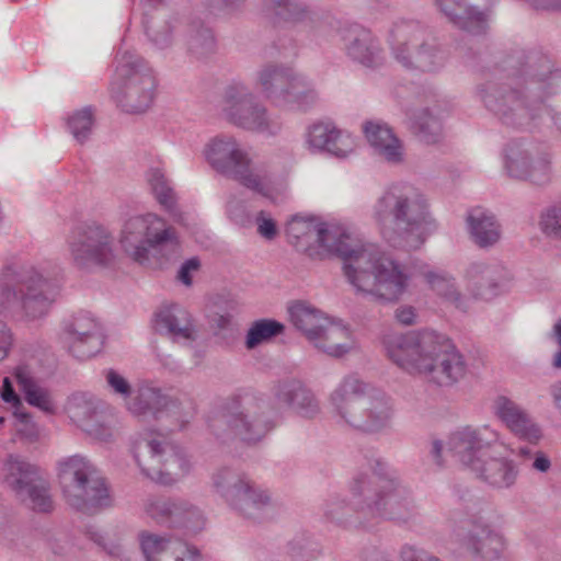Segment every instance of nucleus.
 Instances as JSON below:
<instances>
[{
  "instance_id": "5fc2aeb1",
  "label": "nucleus",
  "mask_w": 561,
  "mask_h": 561,
  "mask_svg": "<svg viewBox=\"0 0 561 561\" xmlns=\"http://www.w3.org/2000/svg\"><path fill=\"white\" fill-rule=\"evenodd\" d=\"M85 536L100 546L108 556L115 559L123 560L125 557V550L121 542L108 541L103 534L93 526L85 527Z\"/></svg>"
},
{
  "instance_id": "338daca9",
  "label": "nucleus",
  "mask_w": 561,
  "mask_h": 561,
  "mask_svg": "<svg viewBox=\"0 0 561 561\" xmlns=\"http://www.w3.org/2000/svg\"><path fill=\"white\" fill-rule=\"evenodd\" d=\"M531 467L537 471L547 472L551 467V461L542 451H535Z\"/></svg>"
},
{
  "instance_id": "a19ab883",
  "label": "nucleus",
  "mask_w": 561,
  "mask_h": 561,
  "mask_svg": "<svg viewBox=\"0 0 561 561\" xmlns=\"http://www.w3.org/2000/svg\"><path fill=\"white\" fill-rule=\"evenodd\" d=\"M411 129L417 139L427 145L438 144L443 139V124L439 110L434 107H423L411 116Z\"/></svg>"
},
{
  "instance_id": "603ef678",
  "label": "nucleus",
  "mask_w": 561,
  "mask_h": 561,
  "mask_svg": "<svg viewBox=\"0 0 561 561\" xmlns=\"http://www.w3.org/2000/svg\"><path fill=\"white\" fill-rule=\"evenodd\" d=\"M539 228L547 237L561 239V201L541 213Z\"/></svg>"
},
{
  "instance_id": "4be33fe9",
  "label": "nucleus",
  "mask_w": 561,
  "mask_h": 561,
  "mask_svg": "<svg viewBox=\"0 0 561 561\" xmlns=\"http://www.w3.org/2000/svg\"><path fill=\"white\" fill-rule=\"evenodd\" d=\"M499 440L497 433L489 426H462L450 433L447 451L470 470L492 451Z\"/></svg>"
},
{
  "instance_id": "b1692460",
  "label": "nucleus",
  "mask_w": 561,
  "mask_h": 561,
  "mask_svg": "<svg viewBox=\"0 0 561 561\" xmlns=\"http://www.w3.org/2000/svg\"><path fill=\"white\" fill-rule=\"evenodd\" d=\"M64 340L69 353L84 360L96 355L104 343L99 322L88 312H78L64 325Z\"/></svg>"
},
{
  "instance_id": "37998d69",
  "label": "nucleus",
  "mask_w": 561,
  "mask_h": 561,
  "mask_svg": "<svg viewBox=\"0 0 561 561\" xmlns=\"http://www.w3.org/2000/svg\"><path fill=\"white\" fill-rule=\"evenodd\" d=\"M186 47L190 55L204 59L216 51L217 43L213 30L202 21L194 20L186 27Z\"/></svg>"
},
{
  "instance_id": "3c124183",
  "label": "nucleus",
  "mask_w": 561,
  "mask_h": 561,
  "mask_svg": "<svg viewBox=\"0 0 561 561\" xmlns=\"http://www.w3.org/2000/svg\"><path fill=\"white\" fill-rule=\"evenodd\" d=\"M354 511H356L358 514H362L357 511L354 504L353 507H351L344 502V500L340 499L339 496L330 497L324 505L325 518L336 525H345L352 517Z\"/></svg>"
},
{
  "instance_id": "0e129e2a",
  "label": "nucleus",
  "mask_w": 561,
  "mask_h": 561,
  "mask_svg": "<svg viewBox=\"0 0 561 561\" xmlns=\"http://www.w3.org/2000/svg\"><path fill=\"white\" fill-rule=\"evenodd\" d=\"M536 10L559 11L561 0H526Z\"/></svg>"
},
{
  "instance_id": "6e6552de",
  "label": "nucleus",
  "mask_w": 561,
  "mask_h": 561,
  "mask_svg": "<svg viewBox=\"0 0 561 561\" xmlns=\"http://www.w3.org/2000/svg\"><path fill=\"white\" fill-rule=\"evenodd\" d=\"M58 481L66 503L77 512L95 515L113 504L105 479L85 457L75 455L61 460Z\"/></svg>"
},
{
  "instance_id": "ddd939ff",
  "label": "nucleus",
  "mask_w": 561,
  "mask_h": 561,
  "mask_svg": "<svg viewBox=\"0 0 561 561\" xmlns=\"http://www.w3.org/2000/svg\"><path fill=\"white\" fill-rule=\"evenodd\" d=\"M207 162L220 174L263 196H267V176L253 165L249 153L237 139L229 135H218L205 148Z\"/></svg>"
},
{
  "instance_id": "dca6fc26",
  "label": "nucleus",
  "mask_w": 561,
  "mask_h": 561,
  "mask_svg": "<svg viewBox=\"0 0 561 561\" xmlns=\"http://www.w3.org/2000/svg\"><path fill=\"white\" fill-rule=\"evenodd\" d=\"M0 478L27 507L38 513H50L54 501L49 482L37 466L23 457L10 455L0 469Z\"/></svg>"
},
{
  "instance_id": "09e8293b",
  "label": "nucleus",
  "mask_w": 561,
  "mask_h": 561,
  "mask_svg": "<svg viewBox=\"0 0 561 561\" xmlns=\"http://www.w3.org/2000/svg\"><path fill=\"white\" fill-rule=\"evenodd\" d=\"M284 329V324L274 319L256 320L247 333L245 346L248 350H253L257 345L282 334Z\"/></svg>"
},
{
  "instance_id": "4d7b16f0",
  "label": "nucleus",
  "mask_w": 561,
  "mask_h": 561,
  "mask_svg": "<svg viewBox=\"0 0 561 561\" xmlns=\"http://www.w3.org/2000/svg\"><path fill=\"white\" fill-rule=\"evenodd\" d=\"M102 417L103 415L101 413L99 417L93 419L91 422H89L88 425L83 426L81 430L84 431L92 438L106 443L112 439L113 432L112 428L102 421Z\"/></svg>"
},
{
  "instance_id": "ea45409f",
  "label": "nucleus",
  "mask_w": 561,
  "mask_h": 561,
  "mask_svg": "<svg viewBox=\"0 0 561 561\" xmlns=\"http://www.w3.org/2000/svg\"><path fill=\"white\" fill-rule=\"evenodd\" d=\"M289 316L293 324L304 333L311 344L318 341L323 329L330 322V319L320 310L305 302L293 305L289 308Z\"/></svg>"
},
{
  "instance_id": "a878e982",
  "label": "nucleus",
  "mask_w": 561,
  "mask_h": 561,
  "mask_svg": "<svg viewBox=\"0 0 561 561\" xmlns=\"http://www.w3.org/2000/svg\"><path fill=\"white\" fill-rule=\"evenodd\" d=\"M142 26L150 43L159 48L170 47L174 39L176 19L164 5V0H141Z\"/></svg>"
},
{
  "instance_id": "c9c22d12",
  "label": "nucleus",
  "mask_w": 561,
  "mask_h": 561,
  "mask_svg": "<svg viewBox=\"0 0 561 561\" xmlns=\"http://www.w3.org/2000/svg\"><path fill=\"white\" fill-rule=\"evenodd\" d=\"M470 236L482 249L496 244L501 239V225L495 216L481 207L472 208L467 216Z\"/></svg>"
},
{
  "instance_id": "864d4df0",
  "label": "nucleus",
  "mask_w": 561,
  "mask_h": 561,
  "mask_svg": "<svg viewBox=\"0 0 561 561\" xmlns=\"http://www.w3.org/2000/svg\"><path fill=\"white\" fill-rule=\"evenodd\" d=\"M14 416L16 419L15 427L18 435L28 443L37 442L41 431L38 425L34 422L32 414L18 409L14 412Z\"/></svg>"
},
{
  "instance_id": "f257e3e1",
  "label": "nucleus",
  "mask_w": 561,
  "mask_h": 561,
  "mask_svg": "<svg viewBox=\"0 0 561 561\" xmlns=\"http://www.w3.org/2000/svg\"><path fill=\"white\" fill-rule=\"evenodd\" d=\"M561 90V69L539 50L515 51L478 87L484 106L506 127L528 131L541 117L545 100Z\"/></svg>"
},
{
  "instance_id": "13d9d810",
  "label": "nucleus",
  "mask_w": 561,
  "mask_h": 561,
  "mask_svg": "<svg viewBox=\"0 0 561 561\" xmlns=\"http://www.w3.org/2000/svg\"><path fill=\"white\" fill-rule=\"evenodd\" d=\"M257 232L266 240H273L277 236V227L275 220L264 210L257 213L255 217Z\"/></svg>"
},
{
  "instance_id": "4c0bfd02",
  "label": "nucleus",
  "mask_w": 561,
  "mask_h": 561,
  "mask_svg": "<svg viewBox=\"0 0 561 561\" xmlns=\"http://www.w3.org/2000/svg\"><path fill=\"white\" fill-rule=\"evenodd\" d=\"M263 8L275 24H313L317 20V14L297 0H263Z\"/></svg>"
},
{
  "instance_id": "774afa93",
  "label": "nucleus",
  "mask_w": 561,
  "mask_h": 561,
  "mask_svg": "<svg viewBox=\"0 0 561 561\" xmlns=\"http://www.w3.org/2000/svg\"><path fill=\"white\" fill-rule=\"evenodd\" d=\"M362 558L364 561H386L385 553L376 546H369L363 549Z\"/></svg>"
},
{
  "instance_id": "bb28decb",
  "label": "nucleus",
  "mask_w": 561,
  "mask_h": 561,
  "mask_svg": "<svg viewBox=\"0 0 561 561\" xmlns=\"http://www.w3.org/2000/svg\"><path fill=\"white\" fill-rule=\"evenodd\" d=\"M307 144L313 150L328 152L337 158H345L355 149L353 137L339 129L332 122H317L309 126Z\"/></svg>"
},
{
  "instance_id": "473e14b6",
  "label": "nucleus",
  "mask_w": 561,
  "mask_h": 561,
  "mask_svg": "<svg viewBox=\"0 0 561 561\" xmlns=\"http://www.w3.org/2000/svg\"><path fill=\"white\" fill-rule=\"evenodd\" d=\"M476 476L486 484L496 488H511L518 476L513 460L504 457H494L491 453L471 469Z\"/></svg>"
},
{
  "instance_id": "c85d7f7f",
  "label": "nucleus",
  "mask_w": 561,
  "mask_h": 561,
  "mask_svg": "<svg viewBox=\"0 0 561 561\" xmlns=\"http://www.w3.org/2000/svg\"><path fill=\"white\" fill-rule=\"evenodd\" d=\"M274 396L278 402L288 405L305 419H313L320 412L319 401L312 391L298 380L278 382L274 388Z\"/></svg>"
},
{
  "instance_id": "58836bf2",
  "label": "nucleus",
  "mask_w": 561,
  "mask_h": 561,
  "mask_svg": "<svg viewBox=\"0 0 561 561\" xmlns=\"http://www.w3.org/2000/svg\"><path fill=\"white\" fill-rule=\"evenodd\" d=\"M313 346L332 357L339 358L355 347V341L346 325L330 320Z\"/></svg>"
},
{
  "instance_id": "052dcab7",
  "label": "nucleus",
  "mask_w": 561,
  "mask_h": 561,
  "mask_svg": "<svg viewBox=\"0 0 561 561\" xmlns=\"http://www.w3.org/2000/svg\"><path fill=\"white\" fill-rule=\"evenodd\" d=\"M201 266L197 257H192L185 261L179 270L178 278L186 286L192 284L191 273L197 271Z\"/></svg>"
},
{
  "instance_id": "a18cd8bd",
  "label": "nucleus",
  "mask_w": 561,
  "mask_h": 561,
  "mask_svg": "<svg viewBox=\"0 0 561 561\" xmlns=\"http://www.w3.org/2000/svg\"><path fill=\"white\" fill-rule=\"evenodd\" d=\"M423 274L427 284L438 296L453 304L457 309L462 311L468 309V299L458 290L451 277L434 271H426Z\"/></svg>"
},
{
  "instance_id": "2f4dec72",
  "label": "nucleus",
  "mask_w": 561,
  "mask_h": 561,
  "mask_svg": "<svg viewBox=\"0 0 561 561\" xmlns=\"http://www.w3.org/2000/svg\"><path fill=\"white\" fill-rule=\"evenodd\" d=\"M363 131L375 152L385 161L396 164L403 160L402 142L387 124L368 121L363 125Z\"/></svg>"
},
{
  "instance_id": "72a5a7b5",
  "label": "nucleus",
  "mask_w": 561,
  "mask_h": 561,
  "mask_svg": "<svg viewBox=\"0 0 561 561\" xmlns=\"http://www.w3.org/2000/svg\"><path fill=\"white\" fill-rule=\"evenodd\" d=\"M439 11L455 25L472 34H480L485 28L486 14L466 0H435Z\"/></svg>"
},
{
  "instance_id": "1a4fd4ad",
  "label": "nucleus",
  "mask_w": 561,
  "mask_h": 561,
  "mask_svg": "<svg viewBox=\"0 0 561 561\" xmlns=\"http://www.w3.org/2000/svg\"><path fill=\"white\" fill-rule=\"evenodd\" d=\"M122 247L134 261L170 260L178 254L176 230L154 214L130 217L122 230Z\"/></svg>"
},
{
  "instance_id": "de8ad7c7",
  "label": "nucleus",
  "mask_w": 561,
  "mask_h": 561,
  "mask_svg": "<svg viewBox=\"0 0 561 561\" xmlns=\"http://www.w3.org/2000/svg\"><path fill=\"white\" fill-rule=\"evenodd\" d=\"M320 554L321 547L317 541L297 537L287 543L277 561H314Z\"/></svg>"
},
{
  "instance_id": "a211bd4d",
  "label": "nucleus",
  "mask_w": 561,
  "mask_h": 561,
  "mask_svg": "<svg viewBox=\"0 0 561 561\" xmlns=\"http://www.w3.org/2000/svg\"><path fill=\"white\" fill-rule=\"evenodd\" d=\"M224 419L233 435L249 444L260 442L275 427L268 403L251 394L233 400Z\"/></svg>"
},
{
  "instance_id": "6e6d98bb",
  "label": "nucleus",
  "mask_w": 561,
  "mask_h": 561,
  "mask_svg": "<svg viewBox=\"0 0 561 561\" xmlns=\"http://www.w3.org/2000/svg\"><path fill=\"white\" fill-rule=\"evenodd\" d=\"M106 385L112 393L125 400L133 394V388L129 381L117 370L110 368L104 371Z\"/></svg>"
},
{
  "instance_id": "f704fd0d",
  "label": "nucleus",
  "mask_w": 561,
  "mask_h": 561,
  "mask_svg": "<svg viewBox=\"0 0 561 561\" xmlns=\"http://www.w3.org/2000/svg\"><path fill=\"white\" fill-rule=\"evenodd\" d=\"M472 528L466 537L465 545L474 556L486 560L500 558L504 550L503 537L480 520H471Z\"/></svg>"
},
{
  "instance_id": "e2e57ef3",
  "label": "nucleus",
  "mask_w": 561,
  "mask_h": 561,
  "mask_svg": "<svg viewBox=\"0 0 561 561\" xmlns=\"http://www.w3.org/2000/svg\"><path fill=\"white\" fill-rule=\"evenodd\" d=\"M0 397L7 403L21 405V400L15 393L14 388L8 377L3 379L2 387L0 388Z\"/></svg>"
},
{
  "instance_id": "c03bdc74",
  "label": "nucleus",
  "mask_w": 561,
  "mask_h": 561,
  "mask_svg": "<svg viewBox=\"0 0 561 561\" xmlns=\"http://www.w3.org/2000/svg\"><path fill=\"white\" fill-rule=\"evenodd\" d=\"M67 412L70 419L80 427L88 425L93 419L99 417V401L87 392L73 393L67 402Z\"/></svg>"
},
{
  "instance_id": "bf43d9fd",
  "label": "nucleus",
  "mask_w": 561,
  "mask_h": 561,
  "mask_svg": "<svg viewBox=\"0 0 561 561\" xmlns=\"http://www.w3.org/2000/svg\"><path fill=\"white\" fill-rule=\"evenodd\" d=\"M400 557L402 561H439L436 557L412 545H404L401 548Z\"/></svg>"
},
{
  "instance_id": "7c9ffc66",
  "label": "nucleus",
  "mask_w": 561,
  "mask_h": 561,
  "mask_svg": "<svg viewBox=\"0 0 561 561\" xmlns=\"http://www.w3.org/2000/svg\"><path fill=\"white\" fill-rule=\"evenodd\" d=\"M466 277L476 295L486 299L495 296L504 286L507 273L497 263L473 262L468 266Z\"/></svg>"
},
{
  "instance_id": "c756f323",
  "label": "nucleus",
  "mask_w": 561,
  "mask_h": 561,
  "mask_svg": "<svg viewBox=\"0 0 561 561\" xmlns=\"http://www.w3.org/2000/svg\"><path fill=\"white\" fill-rule=\"evenodd\" d=\"M494 407L497 416L515 435L530 443H536L540 439V428L516 402L507 397L501 396L495 400Z\"/></svg>"
},
{
  "instance_id": "393cba45",
  "label": "nucleus",
  "mask_w": 561,
  "mask_h": 561,
  "mask_svg": "<svg viewBox=\"0 0 561 561\" xmlns=\"http://www.w3.org/2000/svg\"><path fill=\"white\" fill-rule=\"evenodd\" d=\"M139 542L146 561H203L196 547L157 534L142 531Z\"/></svg>"
},
{
  "instance_id": "8fccbe9b",
  "label": "nucleus",
  "mask_w": 561,
  "mask_h": 561,
  "mask_svg": "<svg viewBox=\"0 0 561 561\" xmlns=\"http://www.w3.org/2000/svg\"><path fill=\"white\" fill-rule=\"evenodd\" d=\"M93 124L94 117L91 107H84L75 112L67 121L69 131L81 145H83L91 135Z\"/></svg>"
},
{
  "instance_id": "7ed1b4c3",
  "label": "nucleus",
  "mask_w": 561,
  "mask_h": 561,
  "mask_svg": "<svg viewBox=\"0 0 561 561\" xmlns=\"http://www.w3.org/2000/svg\"><path fill=\"white\" fill-rule=\"evenodd\" d=\"M385 345L394 364L437 387H453L467 375L465 356L450 339L435 331L393 336Z\"/></svg>"
},
{
  "instance_id": "20e7f679",
  "label": "nucleus",
  "mask_w": 561,
  "mask_h": 561,
  "mask_svg": "<svg viewBox=\"0 0 561 561\" xmlns=\"http://www.w3.org/2000/svg\"><path fill=\"white\" fill-rule=\"evenodd\" d=\"M373 218L383 239L394 248L415 250L425 242L426 204L412 190H386L373 206Z\"/></svg>"
},
{
  "instance_id": "4468645a",
  "label": "nucleus",
  "mask_w": 561,
  "mask_h": 561,
  "mask_svg": "<svg viewBox=\"0 0 561 561\" xmlns=\"http://www.w3.org/2000/svg\"><path fill=\"white\" fill-rule=\"evenodd\" d=\"M213 484L228 505L245 519L262 522L273 507L268 491L261 489L243 472L222 468L214 474Z\"/></svg>"
},
{
  "instance_id": "412c9836",
  "label": "nucleus",
  "mask_w": 561,
  "mask_h": 561,
  "mask_svg": "<svg viewBox=\"0 0 561 561\" xmlns=\"http://www.w3.org/2000/svg\"><path fill=\"white\" fill-rule=\"evenodd\" d=\"M127 410L137 417H153L159 420L163 414L172 415L181 423L194 414L193 402L190 399L181 401L163 394L160 389L140 386L125 403Z\"/></svg>"
},
{
  "instance_id": "9d476101",
  "label": "nucleus",
  "mask_w": 561,
  "mask_h": 561,
  "mask_svg": "<svg viewBox=\"0 0 561 561\" xmlns=\"http://www.w3.org/2000/svg\"><path fill=\"white\" fill-rule=\"evenodd\" d=\"M156 78L146 61L134 51L117 56V67L111 83V94L117 106L129 114L146 112L152 104Z\"/></svg>"
},
{
  "instance_id": "49530a36",
  "label": "nucleus",
  "mask_w": 561,
  "mask_h": 561,
  "mask_svg": "<svg viewBox=\"0 0 561 561\" xmlns=\"http://www.w3.org/2000/svg\"><path fill=\"white\" fill-rule=\"evenodd\" d=\"M146 176L158 203L165 210L173 213L176 205V195L164 171L161 168H150Z\"/></svg>"
},
{
  "instance_id": "cd10ccee",
  "label": "nucleus",
  "mask_w": 561,
  "mask_h": 561,
  "mask_svg": "<svg viewBox=\"0 0 561 561\" xmlns=\"http://www.w3.org/2000/svg\"><path fill=\"white\" fill-rule=\"evenodd\" d=\"M154 329L175 342L196 340L197 331L192 314L176 304L162 306L154 313Z\"/></svg>"
},
{
  "instance_id": "5701e85b",
  "label": "nucleus",
  "mask_w": 561,
  "mask_h": 561,
  "mask_svg": "<svg viewBox=\"0 0 561 561\" xmlns=\"http://www.w3.org/2000/svg\"><path fill=\"white\" fill-rule=\"evenodd\" d=\"M146 513L159 525L184 529L196 534L204 528L202 511L187 500L180 497H156L146 504Z\"/></svg>"
},
{
  "instance_id": "6ab92c4d",
  "label": "nucleus",
  "mask_w": 561,
  "mask_h": 561,
  "mask_svg": "<svg viewBox=\"0 0 561 561\" xmlns=\"http://www.w3.org/2000/svg\"><path fill=\"white\" fill-rule=\"evenodd\" d=\"M505 169L511 178L537 186L548 185L553 176L550 152L541 145L523 139L506 145Z\"/></svg>"
},
{
  "instance_id": "423d86ee",
  "label": "nucleus",
  "mask_w": 561,
  "mask_h": 561,
  "mask_svg": "<svg viewBox=\"0 0 561 561\" xmlns=\"http://www.w3.org/2000/svg\"><path fill=\"white\" fill-rule=\"evenodd\" d=\"M57 286L33 266H8L0 273V309L21 320L44 318L55 300Z\"/></svg>"
},
{
  "instance_id": "aec40b11",
  "label": "nucleus",
  "mask_w": 561,
  "mask_h": 561,
  "mask_svg": "<svg viewBox=\"0 0 561 561\" xmlns=\"http://www.w3.org/2000/svg\"><path fill=\"white\" fill-rule=\"evenodd\" d=\"M393 35L398 39L394 57L405 68L434 71L444 65V53L417 25L399 26Z\"/></svg>"
},
{
  "instance_id": "e433bc0d",
  "label": "nucleus",
  "mask_w": 561,
  "mask_h": 561,
  "mask_svg": "<svg viewBox=\"0 0 561 561\" xmlns=\"http://www.w3.org/2000/svg\"><path fill=\"white\" fill-rule=\"evenodd\" d=\"M347 55L366 67H378L383 57L378 41L363 27L350 31Z\"/></svg>"
},
{
  "instance_id": "39448f33",
  "label": "nucleus",
  "mask_w": 561,
  "mask_h": 561,
  "mask_svg": "<svg viewBox=\"0 0 561 561\" xmlns=\"http://www.w3.org/2000/svg\"><path fill=\"white\" fill-rule=\"evenodd\" d=\"M333 412L343 423L363 433H379L391 423L393 403L356 375H347L330 394Z\"/></svg>"
},
{
  "instance_id": "9b49d317",
  "label": "nucleus",
  "mask_w": 561,
  "mask_h": 561,
  "mask_svg": "<svg viewBox=\"0 0 561 561\" xmlns=\"http://www.w3.org/2000/svg\"><path fill=\"white\" fill-rule=\"evenodd\" d=\"M257 83L265 98L279 108L307 112L318 101L312 82L286 65H264L257 71Z\"/></svg>"
},
{
  "instance_id": "f03ea898",
  "label": "nucleus",
  "mask_w": 561,
  "mask_h": 561,
  "mask_svg": "<svg viewBox=\"0 0 561 561\" xmlns=\"http://www.w3.org/2000/svg\"><path fill=\"white\" fill-rule=\"evenodd\" d=\"M289 238L318 244L344 262V273L357 291L385 301H396L407 288L401 266L377 245L363 243L339 227L313 218L295 216L286 227Z\"/></svg>"
},
{
  "instance_id": "2eb2a0df",
  "label": "nucleus",
  "mask_w": 561,
  "mask_h": 561,
  "mask_svg": "<svg viewBox=\"0 0 561 561\" xmlns=\"http://www.w3.org/2000/svg\"><path fill=\"white\" fill-rule=\"evenodd\" d=\"M66 245L72 264L81 270L110 266L115 259V238L107 227L96 221L73 225Z\"/></svg>"
},
{
  "instance_id": "f8f14e48",
  "label": "nucleus",
  "mask_w": 561,
  "mask_h": 561,
  "mask_svg": "<svg viewBox=\"0 0 561 561\" xmlns=\"http://www.w3.org/2000/svg\"><path fill=\"white\" fill-rule=\"evenodd\" d=\"M133 455L146 477L164 485H171L185 477L192 467L181 447L152 435L136 439Z\"/></svg>"
},
{
  "instance_id": "0eeeda50",
  "label": "nucleus",
  "mask_w": 561,
  "mask_h": 561,
  "mask_svg": "<svg viewBox=\"0 0 561 561\" xmlns=\"http://www.w3.org/2000/svg\"><path fill=\"white\" fill-rule=\"evenodd\" d=\"M351 492L355 507L367 519L407 523L416 514L410 492L399 481L380 472L357 474Z\"/></svg>"
},
{
  "instance_id": "79ce46f5",
  "label": "nucleus",
  "mask_w": 561,
  "mask_h": 561,
  "mask_svg": "<svg viewBox=\"0 0 561 561\" xmlns=\"http://www.w3.org/2000/svg\"><path fill=\"white\" fill-rule=\"evenodd\" d=\"M15 379L26 402L46 414H55L57 407L50 391L33 379L26 368L18 367Z\"/></svg>"
},
{
  "instance_id": "f3484780",
  "label": "nucleus",
  "mask_w": 561,
  "mask_h": 561,
  "mask_svg": "<svg viewBox=\"0 0 561 561\" xmlns=\"http://www.w3.org/2000/svg\"><path fill=\"white\" fill-rule=\"evenodd\" d=\"M222 113L231 124L247 130L274 135L280 129L266 106L242 83H231L225 89Z\"/></svg>"
},
{
  "instance_id": "680f3d73",
  "label": "nucleus",
  "mask_w": 561,
  "mask_h": 561,
  "mask_svg": "<svg viewBox=\"0 0 561 561\" xmlns=\"http://www.w3.org/2000/svg\"><path fill=\"white\" fill-rule=\"evenodd\" d=\"M12 345V334L8 325L0 320V362L3 360Z\"/></svg>"
},
{
  "instance_id": "69168bd1",
  "label": "nucleus",
  "mask_w": 561,
  "mask_h": 561,
  "mask_svg": "<svg viewBox=\"0 0 561 561\" xmlns=\"http://www.w3.org/2000/svg\"><path fill=\"white\" fill-rule=\"evenodd\" d=\"M397 320L404 324L411 325L414 322L415 311L414 308L410 306L400 307L396 310Z\"/></svg>"
}]
</instances>
